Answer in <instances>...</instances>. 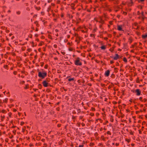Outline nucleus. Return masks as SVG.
Returning <instances> with one entry per match:
<instances>
[{
  "instance_id": "cd10ccee",
  "label": "nucleus",
  "mask_w": 147,
  "mask_h": 147,
  "mask_svg": "<svg viewBox=\"0 0 147 147\" xmlns=\"http://www.w3.org/2000/svg\"><path fill=\"white\" fill-rule=\"evenodd\" d=\"M107 134L108 135H111V132L109 131H108L107 132Z\"/></svg>"
},
{
  "instance_id": "603ef678",
  "label": "nucleus",
  "mask_w": 147,
  "mask_h": 147,
  "mask_svg": "<svg viewBox=\"0 0 147 147\" xmlns=\"http://www.w3.org/2000/svg\"><path fill=\"white\" fill-rule=\"evenodd\" d=\"M128 5L129 6H131L132 5V4H131V3L130 2H129L128 3Z\"/></svg>"
},
{
  "instance_id": "dca6fc26",
  "label": "nucleus",
  "mask_w": 147,
  "mask_h": 147,
  "mask_svg": "<svg viewBox=\"0 0 147 147\" xmlns=\"http://www.w3.org/2000/svg\"><path fill=\"white\" fill-rule=\"evenodd\" d=\"M42 85L40 84H39L38 85V87L40 89H41L42 88Z\"/></svg>"
},
{
  "instance_id": "3c124183",
  "label": "nucleus",
  "mask_w": 147,
  "mask_h": 147,
  "mask_svg": "<svg viewBox=\"0 0 147 147\" xmlns=\"http://www.w3.org/2000/svg\"><path fill=\"white\" fill-rule=\"evenodd\" d=\"M9 139L8 138H6L5 140V142H8Z\"/></svg>"
},
{
  "instance_id": "de8ad7c7",
  "label": "nucleus",
  "mask_w": 147,
  "mask_h": 147,
  "mask_svg": "<svg viewBox=\"0 0 147 147\" xmlns=\"http://www.w3.org/2000/svg\"><path fill=\"white\" fill-rule=\"evenodd\" d=\"M25 47H22V49L23 51H24L25 50Z\"/></svg>"
},
{
  "instance_id": "b1692460",
  "label": "nucleus",
  "mask_w": 147,
  "mask_h": 147,
  "mask_svg": "<svg viewBox=\"0 0 147 147\" xmlns=\"http://www.w3.org/2000/svg\"><path fill=\"white\" fill-rule=\"evenodd\" d=\"M63 142L62 141H61L60 142H58V143L59 145H61L63 144Z\"/></svg>"
},
{
  "instance_id": "4c0bfd02",
  "label": "nucleus",
  "mask_w": 147,
  "mask_h": 147,
  "mask_svg": "<svg viewBox=\"0 0 147 147\" xmlns=\"http://www.w3.org/2000/svg\"><path fill=\"white\" fill-rule=\"evenodd\" d=\"M95 34H90V36L91 37H92V36H93L94 38L95 37Z\"/></svg>"
},
{
  "instance_id": "2eb2a0df",
  "label": "nucleus",
  "mask_w": 147,
  "mask_h": 147,
  "mask_svg": "<svg viewBox=\"0 0 147 147\" xmlns=\"http://www.w3.org/2000/svg\"><path fill=\"white\" fill-rule=\"evenodd\" d=\"M98 120H99L100 121V122L101 123H102V120L100 118H99L98 119H96V121H97Z\"/></svg>"
},
{
  "instance_id": "2f4dec72",
  "label": "nucleus",
  "mask_w": 147,
  "mask_h": 147,
  "mask_svg": "<svg viewBox=\"0 0 147 147\" xmlns=\"http://www.w3.org/2000/svg\"><path fill=\"white\" fill-rule=\"evenodd\" d=\"M111 77L113 78L115 77V75L114 74H112L111 75Z\"/></svg>"
},
{
  "instance_id": "f3484780",
  "label": "nucleus",
  "mask_w": 147,
  "mask_h": 147,
  "mask_svg": "<svg viewBox=\"0 0 147 147\" xmlns=\"http://www.w3.org/2000/svg\"><path fill=\"white\" fill-rule=\"evenodd\" d=\"M123 61L125 62H127V61L126 58L125 57H124L123 58Z\"/></svg>"
},
{
  "instance_id": "c9c22d12",
  "label": "nucleus",
  "mask_w": 147,
  "mask_h": 147,
  "mask_svg": "<svg viewBox=\"0 0 147 147\" xmlns=\"http://www.w3.org/2000/svg\"><path fill=\"white\" fill-rule=\"evenodd\" d=\"M8 65H4L3 67L5 69H7V67Z\"/></svg>"
},
{
  "instance_id": "e2e57ef3",
  "label": "nucleus",
  "mask_w": 147,
  "mask_h": 147,
  "mask_svg": "<svg viewBox=\"0 0 147 147\" xmlns=\"http://www.w3.org/2000/svg\"><path fill=\"white\" fill-rule=\"evenodd\" d=\"M49 78H46V80H46V81H47V82H49Z\"/></svg>"
},
{
  "instance_id": "393cba45",
  "label": "nucleus",
  "mask_w": 147,
  "mask_h": 147,
  "mask_svg": "<svg viewBox=\"0 0 147 147\" xmlns=\"http://www.w3.org/2000/svg\"><path fill=\"white\" fill-rule=\"evenodd\" d=\"M129 40L130 41L129 43L130 44H131L132 42V40L131 39V37L129 38Z\"/></svg>"
},
{
  "instance_id": "c85d7f7f",
  "label": "nucleus",
  "mask_w": 147,
  "mask_h": 147,
  "mask_svg": "<svg viewBox=\"0 0 147 147\" xmlns=\"http://www.w3.org/2000/svg\"><path fill=\"white\" fill-rule=\"evenodd\" d=\"M21 13V11H17L16 12V13L18 14V15H20V14Z\"/></svg>"
},
{
  "instance_id": "0eeeda50",
  "label": "nucleus",
  "mask_w": 147,
  "mask_h": 147,
  "mask_svg": "<svg viewBox=\"0 0 147 147\" xmlns=\"http://www.w3.org/2000/svg\"><path fill=\"white\" fill-rule=\"evenodd\" d=\"M117 29L119 31H123V30L122 29L121 25H118L117 26Z\"/></svg>"
},
{
  "instance_id": "1a4fd4ad",
  "label": "nucleus",
  "mask_w": 147,
  "mask_h": 147,
  "mask_svg": "<svg viewBox=\"0 0 147 147\" xmlns=\"http://www.w3.org/2000/svg\"><path fill=\"white\" fill-rule=\"evenodd\" d=\"M142 38H145L147 37V33H146L145 35H142Z\"/></svg>"
},
{
  "instance_id": "0e129e2a",
  "label": "nucleus",
  "mask_w": 147,
  "mask_h": 147,
  "mask_svg": "<svg viewBox=\"0 0 147 147\" xmlns=\"http://www.w3.org/2000/svg\"><path fill=\"white\" fill-rule=\"evenodd\" d=\"M94 144L93 143H90V146H93L94 145Z\"/></svg>"
},
{
  "instance_id": "9b49d317",
  "label": "nucleus",
  "mask_w": 147,
  "mask_h": 147,
  "mask_svg": "<svg viewBox=\"0 0 147 147\" xmlns=\"http://www.w3.org/2000/svg\"><path fill=\"white\" fill-rule=\"evenodd\" d=\"M114 119H113V116H111V118L110 119V121L111 122H113V121Z\"/></svg>"
},
{
  "instance_id": "f8f14e48",
  "label": "nucleus",
  "mask_w": 147,
  "mask_h": 147,
  "mask_svg": "<svg viewBox=\"0 0 147 147\" xmlns=\"http://www.w3.org/2000/svg\"><path fill=\"white\" fill-rule=\"evenodd\" d=\"M67 16L69 18H70V19H72L73 17L72 15H71L70 14H68Z\"/></svg>"
},
{
  "instance_id": "a18cd8bd",
  "label": "nucleus",
  "mask_w": 147,
  "mask_h": 147,
  "mask_svg": "<svg viewBox=\"0 0 147 147\" xmlns=\"http://www.w3.org/2000/svg\"><path fill=\"white\" fill-rule=\"evenodd\" d=\"M28 84H27L26 85V87H25L24 88L25 89H27L28 88Z\"/></svg>"
},
{
  "instance_id": "58836bf2",
  "label": "nucleus",
  "mask_w": 147,
  "mask_h": 147,
  "mask_svg": "<svg viewBox=\"0 0 147 147\" xmlns=\"http://www.w3.org/2000/svg\"><path fill=\"white\" fill-rule=\"evenodd\" d=\"M76 117L75 116H74L73 115L72 116V119L74 120L76 119Z\"/></svg>"
},
{
  "instance_id": "6ab92c4d",
  "label": "nucleus",
  "mask_w": 147,
  "mask_h": 147,
  "mask_svg": "<svg viewBox=\"0 0 147 147\" xmlns=\"http://www.w3.org/2000/svg\"><path fill=\"white\" fill-rule=\"evenodd\" d=\"M35 8L38 11L40 10V7H35Z\"/></svg>"
},
{
  "instance_id": "f704fd0d",
  "label": "nucleus",
  "mask_w": 147,
  "mask_h": 147,
  "mask_svg": "<svg viewBox=\"0 0 147 147\" xmlns=\"http://www.w3.org/2000/svg\"><path fill=\"white\" fill-rule=\"evenodd\" d=\"M40 63L41 64L40 66L41 67L43 66L44 65V62H41Z\"/></svg>"
},
{
  "instance_id": "39448f33",
  "label": "nucleus",
  "mask_w": 147,
  "mask_h": 147,
  "mask_svg": "<svg viewBox=\"0 0 147 147\" xmlns=\"http://www.w3.org/2000/svg\"><path fill=\"white\" fill-rule=\"evenodd\" d=\"M135 92L136 93V95L137 96H139L141 94V92L139 89H136Z\"/></svg>"
},
{
  "instance_id": "72a5a7b5",
  "label": "nucleus",
  "mask_w": 147,
  "mask_h": 147,
  "mask_svg": "<svg viewBox=\"0 0 147 147\" xmlns=\"http://www.w3.org/2000/svg\"><path fill=\"white\" fill-rule=\"evenodd\" d=\"M27 51L30 52L32 51V49L30 48H29L27 49Z\"/></svg>"
},
{
  "instance_id": "052dcab7",
  "label": "nucleus",
  "mask_w": 147,
  "mask_h": 147,
  "mask_svg": "<svg viewBox=\"0 0 147 147\" xmlns=\"http://www.w3.org/2000/svg\"><path fill=\"white\" fill-rule=\"evenodd\" d=\"M17 73V72L16 71H14L13 72V74H14L15 75H16Z\"/></svg>"
},
{
  "instance_id": "49530a36",
  "label": "nucleus",
  "mask_w": 147,
  "mask_h": 147,
  "mask_svg": "<svg viewBox=\"0 0 147 147\" xmlns=\"http://www.w3.org/2000/svg\"><path fill=\"white\" fill-rule=\"evenodd\" d=\"M140 7V9H142V6L141 5H139L138 6V8L139 7Z\"/></svg>"
},
{
  "instance_id": "473e14b6",
  "label": "nucleus",
  "mask_w": 147,
  "mask_h": 147,
  "mask_svg": "<svg viewBox=\"0 0 147 147\" xmlns=\"http://www.w3.org/2000/svg\"><path fill=\"white\" fill-rule=\"evenodd\" d=\"M12 115V113L11 112H9L8 113V115L9 117H11V115Z\"/></svg>"
},
{
  "instance_id": "20e7f679",
  "label": "nucleus",
  "mask_w": 147,
  "mask_h": 147,
  "mask_svg": "<svg viewBox=\"0 0 147 147\" xmlns=\"http://www.w3.org/2000/svg\"><path fill=\"white\" fill-rule=\"evenodd\" d=\"M110 57L113 58L114 60H116L120 58L119 55L117 54H115V56L113 57V56H110Z\"/></svg>"
},
{
  "instance_id": "6e6d98bb",
  "label": "nucleus",
  "mask_w": 147,
  "mask_h": 147,
  "mask_svg": "<svg viewBox=\"0 0 147 147\" xmlns=\"http://www.w3.org/2000/svg\"><path fill=\"white\" fill-rule=\"evenodd\" d=\"M61 124H59L57 125V126L58 127H59L61 126Z\"/></svg>"
},
{
  "instance_id": "e433bc0d",
  "label": "nucleus",
  "mask_w": 147,
  "mask_h": 147,
  "mask_svg": "<svg viewBox=\"0 0 147 147\" xmlns=\"http://www.w3.org/2000/svg\"><path fill=\"white\" fill-rule=\"evenodd\" d=\"M125 141L128 142V143H129L130 142V140L129 139H126L125 140Z\"/></svg>"
},
{
  "instance_id": "ea45409f",
  "label": "nucleus",
  "mask_w": 147,
  "mask_h": 147,
  "mask_svg": "<svg viewBox=\"0 0 147 147\" xmlns=\"http://www.w3.org/2000/svg\"><path fill=\"white\" fill-rule=\"evenodd\" d=\"M56 110L58 111H60V108L59 107H58L56 108Z\"/></svg>"
},
{
  "instance_id": "a878e982",
  "label": "nucleus",
  "mask_w": 147,
  "mask_h": 147,
  "mask_svg": "<svg viewBox=\"0 0 147 147\" xmlns=\"http://www.w3.org/2000/svg\"><path fill=\"white\" fill-rule=\"evenodd\" d=\"M1 112L3 113H6V111L4 109H3L2 110Z\"/></svg>"
},
{
  "instance_id": "423d86ee",
  "label": "nucleus",
  "mask_w": 147,
  "mask_h": 147,
  "mask_svg": "<svg viewBox=\"0 0 147 147\" xmlns=\"http://www.w3.org/2000/svg\"><path fill=\"white\" fill-rule=\"evenodd\" d=\"M69 78L68 79V81L69 82H70L71 81H76V80H75V79L74 78H71L70 76H67L66 78Z\"/></svg>"
},
{
  "instance_id": "aec40b11",
  "label": "nucleus",
  "mask_w": 147,
  "mask_h": 147,
  "mask_svg": "<svg viewBox=\"0 0 147 147\" xmlns=\"http://www.w3.org/2000/svg\"><path fill=\"white\" fill-rule=\"evenodd\" d=\"M8 99L7 98H5L4 100H3V101L4 102H5V103H7V102Z\"/></svg>"
},
{
  "instance_id": "5fc2aeb1",
  "label": "nucleus",
  "mask_w": 147,
  "mask_h": 147,
  "mask_svg": "<svg viewBox=\"0 0 147 147\" xmlns=\"http://www.w3.org/2000/svg\"><path fill=\"white\" fill-rule=\"evenodd\" d=\"M139 99L141 101H143V100H142V97H140L139 98Z\"/></svg>"
},
{
  "instance_id": "864d4df0",
  "label": "nucleus",
  "mask_w": 147,
  "mask_h": 147,
  "mask_svg": "<svg viewBox=\"0 0 147 147\" xmlns=\"http://www.w3.org/2000/svg\"><path fill=\"white\" fill-rule=\"evenodd\" d=\"M53 46L55 48H56L57 47V45L56 44L54 45Z\"/></svg>"
},
{
  "instance_id": "f257e3e1",
  "label": "nucleus",
  "mask_w": 147,
  "mask_h": 147,
  "mask_svg": "<svg viewBox=\"0 0 147 147\" xmlns=\"http://www.w3.org/2000/svg\"><path fill=\"white\" fill-rule=\"evenodd\" d=\"M39 69H37L38 71V76L39 78L42 79H43L47 76V73L45 71H44L43 72H41V71H39Z\"/></svg>"
},
{
  "instance_id": "8fccbe9b",
  "label": "nucleus",
  "mask_w": 147,
  "mask_h": 147,
  "mask_svg": "<svg viewBox=\"0 0 147 147\" xmlns=\"http://www.w3.org/2000/svg\"><path fill=\"white\" fill-rule=\"evenodd\" d=\"M123 14L125 15H127V13L126 12L124 11L123 12Z\"/></svg>"
},
{
  "instance_id": "4d7b16f0",
  "label": "nucleus",
  "mask_w": 147,
  "mask_h": 147,
  "mask_svg": "<svg viewBox=\"0 0 147 147\" xmlns=\"http://www.w3.org/2000/svg\"><path fill=\"white\" fill-rule=\"evenodd\" d=\"M112 21H109V23L110 24V25H112L113 24V23H112Z\"/></svg>"
},
{
  "instance_id": "338daca9",
  "label": "nucleus",
  "mask_w": 147,
  "mask_h": 147,
  "mask_svg": "<svg viewBox=\"0 0 147 147\" xmlns=\"http://www.w3.org/2000/svg\"><path fill=\"white\" fill-rule=\"evenodd\" d=\"M97 28H94L93 29V31L94 32H96L97 30Z\"/></svg>"
},
{
  "instance_id": "7ed1b4c3",
  "label": "nucleus",
  "mask_w": 147,
  "mask_h": 147,
  "mask_svg": "<svg viewBox=\"0 0 147 147\" xmlns=\"http://www.w3.org/2000/svg\"><path fill=\"white\" fill-rule=\"evenodd\" d=\"M42 83L43 86L45 87H47L49 85V84L46 80L43 81Z\"/></svg>"
},
{
  "instance_id": "37998d69",
  "label": "nucleus",
  "mask_w": 147,
  "mask_h": 147,
  "mask_svg": "<svg viewBox=\"0 0 147 147\" xmlns=\"http://www.w3.org/2000/svg\"><path fill=\"white\" fill-rule=\"evenodd\" d=\"M61 53H62V54H63V55H65V52L64 51H61Z\"/></svg>"
},
{
  "instance_id": "09e8293b",
  "label": "nucleus",
  "mask_w": 147,
  "mask_h": 147,
  "mask_svg": "<svg viewBox=\"0 0 147 147\" xmlns=\"http://www.w3.org/2000/svg\"><path fill=\"white\" fill-rule=\"evenodd\" d=\"M77 111L78 113H80L81 112V110L80 109H78Z\"/></svg>"
},
{
  "instance_id": "bb28decb",
  "label": "nucleus",
  "mask_w": 147,
  "mask_h": 147,
  "mask_svg": "<svg viewBox=\"0 0 147 147\" xmlns=\"http://www.w3.org/2000/svg\"><path fill=\"white\" fill-rule=\"evenodd\" d=\"M48 67V65L47 64H46L44 66V68L45 69H47Z\"/></svg>"
},
{
  "instance_id": "4468645a",
  "label": "nucleus",
  "mask_w": 147,
  "mask_h": 147,
  "mask_svg": "<svg viewBox=\"0 0 147 147\" xmlns=\"http://www.w3.org/2000/svg\"><path fill=\"white\" fill-rule=\"evenodd\" d=\"M137 45V43L136 42H135L134 43L133 45H131V47L132 48H134L135 46L136 45Z\"/></svg>"
},
{
  "instance_id": "4be33fe9",
  "label": "nucleus",
  "mask_w": 147,
  "mask_h": 147,
  "mask_svg": "<svg viewBox=\"0 0 147 147\" xmlns=\"http://www.w3.org/2000/svg\"><path fill=\"white\" fill-rule=\"evenodd\" d=\"M114 69V71L115 72L117 73L118 72V68L116 67H115Z\"/></svg>"
},
{
  "instance_id": "c756f323",
  "label": "nucleus",
  "mask_w": 147,
  "mask_h": 147,
  "mask_svg": "<svg viewBox=\"0 0 147 147\" xmlns=\"http://www.w3.org/2000/svg\"><path fill=\"white\" fill-rule=\"evenodd\" d=\"M68 50L69 51H73V49L71 47H70L69 48Z\"/></svg>"
},
{
  "instance_id": "c03bdc74",
  "label": "nucleus",
  "mask_w": 147,
  "mask_h": 147,
  "mask_svg": "<svg viewBox=\"0 0 147 147\" xmlns=\"http://www.w3.org/2000/svg\"><path fill=\"white\" fill-rule=\"evenodd\" d=\"M124 115L123 113L121 114V117L122 118H123L124 116Z\"/></svg>"
},
{
  "instance_id": "79ce46f5",
  "label": "nucleus",
  "mask_w": 147,
  "mask_h": 147,
  "mask_svg": "<svg viewBox=\"0 0 147 147\" xmlns=\"http://www.w3.org/2000/svg\"><path fill=\"white\" fill-rule=\"evenodd\" d=\"M77 21L80 22L81 20V19L80 18H78L76 20Z\"/></svg>"
},
{
  "instance_id": "774afa93",
  "label": "nucleus",
  "mask_w": 147,
  "mask_h": 147,
  "mask_svg": "<svg viewBox=\"0 0 147 147\" xmlns=\"http://www.w3.org/2000/svg\"><path fill=\"white\" fill-rule=\"evenodd\" d=\"M70 146L72 147H73L74 145L72 143H71Z\"/></svg>"
},
{
  "instance_id": "13d9d810",
  "label": "nucleus",
  "mask_w": 147,
  "mask_h": 147,
  "mask_svg": "<svg viewBox=\"0 0 147 147\" xmlns=\"http://www.w3.org/2000/svg\"><path fill=\"white\" fill-rule=\"evenodd\" d=\"M84 145L83 144L80 145H79L78 147H83Z\"/></svg>"
},
{
  "instance_id": "680f3d73",
  "label": "nucleus",
  "mask_w": 147,
  "mask_h": 147,
  "mask_svg": "<svg viewBox=\"0 0 147 147\" xmlns=\"http://www.w3.org/2000/svg\"><path fill=\"white\" fill-rule=\"evenodd\" d=\"M92 110L93 111H95V108H94L92 107Z\"/></svg>"
},
{
  "instance_id": "a19ab883",
  "label": "nucleus",
  "mask_w": 147,
  "mask_h": 147,
  "mask_svg": "<svg viewBox=\"0 0 147 147\" xmlns=\"http://www.w3.org/2000/svg\"><path fill=\"white\" fill-rule=\"evenodd\" d=\"M24 124V122L23 121H22L21 122L20 125H23Z\"/></svg>"
},
{
  "instance_id": "412c9836",
  "label": "nucleus",
  "mask_w": 147,
  "mask_h": 147,
  "mask_svg": "<svg viewBox=\"0 0 147 147\" xmlns=\"http://www.w3.org/2000/svg\"><path fill=\"white\" fill-rule=\"evenodd\" d=\"M1 121H3V119L5 118V116L4 115L3 116L2 115H1Z\"/></svg>"
},
{
  "instance_id": "69168bd1",
  "label": "nucleus",
  "mask_w": 147,
  "mask_h": 147,
  "mask_svg": "<svg viewBox=\"0 0 147 147\" xmlns=\"http://www.w3.org/2000/svg\"><path fill=\"white\" fill-rule=\"evenodd\" d=\"M90 115H91V116H93L94 115V114L93 113H90Z\"/></svg>"
},
{
  "instance_id": "bf43d9fd",
  "label": "nucleus",
  "mask_w": 147,
  "mask_h": 147,
  "mask_svg": "<svg viewBox=\"0 0 147 147\" xmlns=\"http://www.w3.org/2000/svg\"><path fill=\"white\" fill-rule=\"evenodd\" d=\"M113 33L114 35V36H115L116 32H113Z\"/></svg>"
},
{
  "instance_id": "ddd939ff",
  "label": "nucleus",
  "mask_w": 147,
  "mask_h": 147,
  "mask_svg": "<svg viewBox=\"0 0 147 147\" xmlns=\"http://www.w3.org/2000/svg\"><path fill=\"white\" fill-rule=\"evenodd\" d=\"M55 84H57L59 82V80L57 78H55Z\"/></svg>"
},
{
  "instance_id": "f03ea898",
  "label": "nucleus",
  "mask_w": 147,
  "mask_h": 147,
  "mask_svg": "<svg viewBox=\"0 0 147 147\" xmlns=\"http://www.w3.org/2000/svg\"><path fill=\"white\" fill-rule=\"evenodd\" d=\"M80 58L79 57L77 58V59L75 60L74 62L75 64L77 66H80L82 65V63L80 61Z\"/></svg>"
},
{
  "instance_id": "7c9ffc66",
  "label": "nucleus",
  "mask_w": 147,
  "mask_h": 147,
  "mask_svg": "<svg viewBox=\"0 0 147 147\" xmlns=\"http://www.w3.org/2000/svg\"><path fill=\"white\" fill-rule=\"evenodd\" d=\"M48 38H50L51 39L52 38V37L50 35L48 34Z\"/></svg>"
},
{
  "instance_id": "9d476101",
  "label": "nucleus",
  "mask_w": 147,
  "mask_h": 147,
  "mask_svg": "<svg viewBox=\"0 0 147 147\" xmlns=\"http://www.w3.org/2000/svg\"><path fill=\"white\" fill-rule=\"evenodd\" d=\"M100 48L102 49L105 50L106 49V47L105 46L103 45L100 47Z\"/></svg>"
},
{
  "instance_id": "6e6552de",
  "label": "nucleus",
  "mask_w": 147,
  "mask_h": 147,
  "mask_svg": "<svg viewBox=\"0 0 147 147\" xmlns=\"http://www.w3.org/2000/svg\"><path fill=\"white\" fill-rule=\"evenodd\" d=\"M110 71L109 70H108L106 71L105 73V76L107 77H108L109 76L110 74Z\"/></svg>"
},
{
  "instance_id": "a211bd4d",
  "label": "nucleus",
  "mask_w": 147,
  "mask_h": 147,
  "mask_svg": "<svg viewBox=\"0 0 147 147\" xmlns=\"http://www.w3.org/2000/svg\"><path fill=\"white\" fill-rule=\"evenodd\" d=\"M51 8V6H49V7L47 9V11L49 12Z\"/></svg>"
},
{
  "instance_id": "5701e85b",
  "label": "nucleus",
  "mask_w": 147,
  "mask_h": 147,
  "mask_svg": "<svg viewBox=\"0 0 147 147\" xmlns=\"http://www.w3.org/2000/svg\"><path fill=\"white\" fill-rule=\"evenodd\" d=\"M44 42L43 41H41L39 44L38 45V46H41L42 45L43 43Z\"/></svg>"
}]
</instances>
